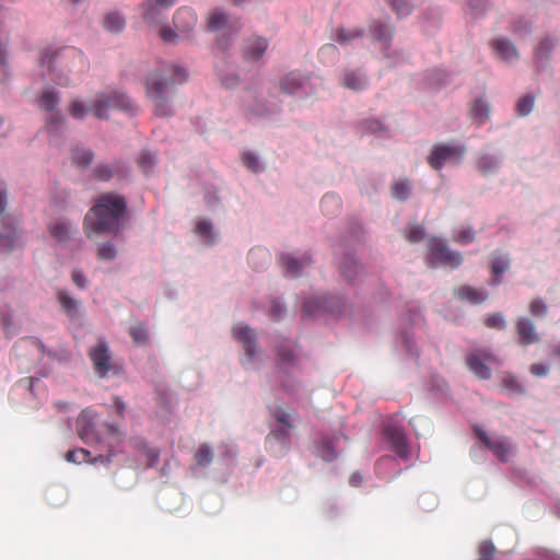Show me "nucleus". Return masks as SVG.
I'll return each instance as SVG.
<instances>
[{
	"label": "nucleus",
	"mask_w": 560,
	"mask_h": 560,
	"mask_svg": "<svg viewBox=\"0 0 560 560\" xmlns=\"http://www.w3.org/2000/svg\"><path fill=\"white\" fill-rule=\"evenodd\" d=\"M494 553H495V547L493 546L492 541L483 540L479 545V549H478L479 557L477 560H492Z\"/></svg>",
	"instance_id": "obj_48"
},
{
	"label": "nucleus",
	"mask_w": 560,
	"mask_h": 560,
	"mask_svg": "<svg viewBox=\"0 0 560 560\" xmlns=\"http://www.w3.org/2000/svg\"><path fill=\"white\" fill-rule=\"evenodd\" d=\"M453 240L458 244H469L475 240V232L470 228H464L454 234Z\"/></svg>",
	"instance_id": "obj_52"
},
{
	"label": "nucleus",
	"mask_w": 560,
	"mask_h": 560,
	"mask_svg": "<svg viewBox=\"0 0 560 560\" xmlns=\"http://www.w3.org/2000/svg\"><path fill=\"white\" fill-rule=\"evenodd\" d=\"M528 308H529V313L534 317H542L548 312L547 304L539 298L533 299L529 303Z\"/></svg>",
	"instance_id": "obj_47"
},
{
	"label": "nucleus",
	"mask_w": 560,
	"mask_h": 560,
	"mask_svg": "<svg viewBox=\"0 0 560 560\" xmlns=\"http://www.w3.org/2000/svg\"><path fill=\"white\" fill-rule=\"evenodd\" d=\"M156 164V156L150 151H142L138 160L139 167L144 172L149 173Z\"/></svg>",
	"instance_id": "obj_40"
},
{
	"label": "nucleus",
	"mask_w": 560,
	"mask_h": 560,
	"mask_svg": "<svg viewBox=\"0 0 560 560\" xmlns=\"http://www.w3.org/2000/svg\"><path fill=\"white\" fill-rule=\"evenodd\" d=\"M492 47L499 57L505 61H511L518 57L515 46L510 40L503 38L495 39L492 43Z\"/></svg>",
	"instance_id": "obj_19"
},
{
	"label": "nucleus",
	"mask_w": 560,
	"mask_h": 560,
	"mask_svg": "<svg viewBox=\"0 0 560 560\" xmlns=\"http://www.w3.org/2000/svg\"><path fill=\"white\" fill-rule=\"evenodd\" d=\"M234 337L242 342L243 349L249 359L256 353V336L248 326L236 325L233 327Z\"/></svg>",
	"instance_id": "obj_13"
},
{
	"label": "nucleus",
	"mask_w": 560,
	"mask_h": 560,
	"mask_svg": "<svg viewBox=\"0 0 560 560\" xmlns=\"http://www.w3.org/2000/svg\"><path fill=\"white\" fill-rule=\"evenodd\" d=\"M304 84L300 74L290 73L280 83L281 90L288 94H295Z\"/></svg>",
	"instance_id": "obj_27"
},
{
	"label": "nucleus",
	"mask_w": 560,
	"mask_h": 560,
	"mask_svg": "<svg viewBox=\"0 0 560 560\" xmlns=\"http://www.w3.org/2000/svg\"><path fill=\"white\" fill-rule=\"evenodd\" d=\"M515 331L521 346H529L540 341V336L536 330L535 324L526 316H521L516 319Z\"/></svg>",
	"instance_id": "obj_11"
},
{
	"label": "nucleus",
	"mask_w": 560,
	"mask_h": 560,
	"mask_svg": "<svg viewBox=\"0 0 560 560\" xmlns=\"http://www.w3.org/2000/svg\"><path fill=\"white\" fill-rule=\"evenodd\" d=\"M72 281L75 283V285L80 289L85 288L86 285V278L84 273L81 270H73L71 275Z\"/></svg>",
	"instance_id": "obj_61"
},
{
	"label": "nucleus",
	"mask_w": 560,
	"mask_h": 560,
	"mask_svg": "<svg viewBox=\"0 0 560 560\" xmlns=\"http://www.w3.org/2000/svg\"><path fill=\"white\" fill-rule=\"evenodd\" d=\"M116 248L112 243H103L98 246L97 257L102 260H113L116 257Z\"/></svg>",
	"instance_id": "obj_49"
},
{
	"label": "nucleus",
	"mask_w": 560,
	"mask_h": 560,
	"mask_svg": "<svg viewBox=\"0 0 560 560\" xmlns=\"http://www.w3.org/2000/svg\"><path fill=\"white\" fill-rule=\"evenodd\" d=\"M36 103L40 109H44L46 112H51L59 104V95L55 90H52L50 88H46L42 91L40 95L37 97Z\"/></svg>",
	"instance_id": "obj_21"
},
{
	"label": "nucleus",
	"mask_w": 560,
	"mask_h": 560,
	"mask_svg": "<svg viewBox=\"0 0 560 560\" xmlns=\"http://www.w3.org/2000/svg\"><path fill=\"white\" fill-rule=\"evenodd\" d=\"M194 459L200 467L209 466L213 460V452L211 447L207 443L200 444L194 455Z\"/></svg>",
	"instance_id": "obj_29"
},
{
	"label": "nucleus",
	"mask_w": 560,
	"mask_h": 560,
	"mask_svg": "<svg viewBox=\"0 0 560 560\" xmlns=\"http://www.w3.org/2000/svg\"><path fill=\"white\" fill-rule=\"evenodd\" d=\"M341 273L348 280H353L358 273L359 266L353 256L349 255L345 257L343 262L340 266Z\"/></svg>",
	"instance_id": "obj_35"
},
{
	"label": "nucleus",
	"mask_w": 560,
	"mask_h": 560,
	"mask_svg": "<svg viewBox=\"0 0 560 560\" xmlns=\"http://www.w3.org/2000/svg\"><path fill=\"white\" fill-rule=\"evenodd\" d=\"M94 176L103 182H107L113 177V170L109 165H100L93 171Z\"/></svg>",
	"instance_id": "obj_55"
},
{
	"label": "nucleus",
	"mask_w": 560,
	"mask_h": 560,
	"mask_svg": "<svg viewBox=\"0 0 560 560\" xmlns=\"http://www.w3.org/2000/svg\"><path fill=\"white\" fill-rule=\"evenodd\" d=\"M556 38L547 36L540 40L535 49V58L537 60L548 59L551 50L556 46Z\"/></svg>",
	"instance_id": "obj_31"
},
{
	"label": "nucleus",
	"mask_w": 560,
	"mask_h": 560,
	"mask_svg": "<svg viewBox=\"0 0 560 560\" xmlns=\"http://www.w3.org/2000/svg\"><path fill=\"white\" fill-rule=\"evenodd\" d=\"M112 109L131 112L133 110V104L129 97L122 93H102L96 96L91 108L85 106L82 102L74 100L69 105L68 112L74 119H83L90 112L98 119H106Z\"/></svg>",
	"instance_id": "obj_3"
},
{
	"label": "nucleus",
	"mask_w": 560,
	"mask_h": 560,
	"mask_svg": "<svg viewBox=\"0 0 560 560\" xmlns=\"http://www.w3.org/2000/svg\"><path fill=\"white\" fill-rule=\"evenodd\" d=\"M510 268V259L506 256L495 255L491 260V271L500 276Z\"/></svg>",
	"instance_id": "obj_41"
},
{
	"label": "nucleus",
	"mask_w": 560,
	"mask_h": 560,
	"mask_svg": "<svg viewBox=\"0 0 560 560\" xmlns=\"http://www.w3.org/2000/svg\"><path fill=\"white\" fill-rule=\"evenodd\" d=\"M456 294L460 300L468 301L472 304H480L487 300L486 291L477 290L469 285H462L456 290Z\"/></svg>",
	"instance_id": "obj_18"
},
{
	"label": "nucleus",
	"mask_w": 560,
	"mask_h": 560,
	"mask_svg": "<svg viewBox=\"0 0 560 560\" xmlns=\"http://www.w3.org/2000/svg\"><path fill=\"white\" fill-rule=\"evenodd\" d=\"M160 36L166 43H174L178 34L168 27H164L160 31Z\"/></svg>",
	"instance_id": "obj_63"
},
{
	"label": "nucleus",
	"mask_w": 560,
	"mask_h": 560,
	"mask_svg": "<svg viewBox=\"0 0 560 560\" xmlns=\"http://www.w3.org/2000/svg\"><path fill=\"white\" fill-rule=\"evenodd\" d=\"M94 420L95 413L90 409L83 410L78 418V432L85 443L97 442L100 440L95 432Z\"/></svg>",
	"instance_id": "obj_12"
},
{
	"label": "nucleus",
	"mask_w": 560,
	"mask_h": 560,
	"mask_svg": "<svg viewBox=\"0 0 560 560\" xmlns=\"http://www.w3.org/2000/svg\"><path fill=\"white\" fill-rule=\"evenodd\" d=\"M405 236L409 242L418 243L424 238L425 232L422 225L413 224L407 228Z\"/></svg>",
	"instance_id": "obj_43"
},
{
	"label": "nucleus",
	"mask_w": 560,
	"mask_h": 560,
	"mask_svg": "<svg viewBox=\"0 0 560 560\" xmlns=\"http://www.w3.org/2000/svg\"><path fill=\"white\" fill-rule=\"evenodd\" d=\"M489 115H490L489 104L482 98H477L472 103L471 108H470V116L472 117V119L481 125L487 121V119L489 118Z\"/></svg>",
	"instance_id": "obj_23"
},
{
	"label": "nucleus",
	"mask_w": 560,
	"mask_h": 560,
	"mask_svg": "<svg viewBox=\"0 0 560 560\" xmlns=\"http://www.w3.org/2000/svg\"><path fill=\"white\" fill-rule=\"evenodd\" d=\"M242 160L244 165L253 172H260L262 170L258 158L252 152L244 153Z\"/></svg>",
	"instance_id": "obj_53"
},
{
	"label": "nucleus",
	"mask_w": 560,
	"mask_h": 560,
	"mask_svg": "<svg viewBox=\"0 0 560 560\" xmlns=\"http://www.w3.org/2000/svg\"><path fill=\"white\" fill-rule=\"evenodd\" d=\"M187 80V73L184 68L179 66L173 67L172 79L168 80L165 75L154 72L147 79V95L154 103V115L159 117H166L172 115V108L167 103L166 92L167 89L175 83H184Z\"/></svg>",
	"instance_id": "obj_4"
},
{
	"label": "nucleus",
	"mask_w": 560,
	"mask_h": 560,
	"mask_svg": "<svg viewBox=\"0 0 560 560\" xmlns=\"http://www.w3.org/2000/svg\"><path fill=\"white\" fill-rule=\"evenodd\" d=\"M129 334L133 341L139 346L145 345L148 341V330L142 323L132 325L129 329Z\"/></svg>",
	"instance_id": "obj_39"
},
{
	"label": "nucleus",
	"mask_w": 560,
	"mask_h": 560,
	"mask_svg": "<svg viewBox=\"0 0 560 560\" xmlns=\"http://www.w3.org/2000/svg\"><path fill=\"white\" fill-rule=\"evenodd\" d=\"M106 428L108 435H110L116 443H120L122 440V434L120 433L119 429L114 424H107Z\"/></svg>",
	"instance_id": "obj_64"
},
{
	"label": "nucleus",
	"mask_w": 560,
	"mask_h": 560,
	"mask_svg": "<svg viewBox=\"0 0 560 560\" xmlns=\"http://www.w3.org/2000/svg\"><path fill=\"white\" fill-rule=\"evenodd\" d=\"M71 159L73 164L86 167L93 160V152L89 149H74L72 150Z\"/></svg>",
	"instance_id": "obj_33"
},
{
	"label": "nucleus",
	"mask_w": 560,
	"mask_h": 560,
	"mask_svg": "<svg viewBox=\"0 0 560 560\" xmlns=\"http://www.w3.org/2000/svg\"><path fill=\"white\" fill-rule=\"evenodd\" d=\"M57 301L61 305L65 313L70 317L74 318L79 313V302L73 299L67 291L58 290Z\"/></svg>",
	"instance_id": "obj_20"
},
{
	"label": "nucleus",
	"mask_w": 560,
	"mask_h": 560,
	"mask_svg": "<svg viewBox=\"0 0 560 560\" xmlns=\"http://www.w3.org/2000/svg\"><path fill=\"white\" fill-rule=\"evenodd\" d=\"M386 2L399 16H406L412 10L411 4L407 0H386Z\"/></svg>",
	"instance_id": "obj_45"
},
{
	"label": "nucleus",
	"mask_w": 560,
	"mask_h": 560,
	"mask_svg": "<svg viewBox=\"0 0 560 560\" xmlns=\"http://www.w3.org/2000/svg\"><path fill=\"white\" fill-rule=\"evenodd\" d=\"M429 247V257L431 262H438L442 266H447L451 268L458 267L462 261V255L458 252L451 250L446 244L435 237H432L428 242Z\"/></svg>",
	"instance_id": "obj_7"
},
{
	"label": "nucleus",
	"mask_w": 560,
	"mask_h": 560,
	"mask_svg": "<svg viewBox=\"0 0 560 560\" xmlns=\"http://www.w3.org/2000/svg\"><path fill=\"white\" fill-rule=\"evenodd\" d=\"M278 355L282 363H294L296 354L289 343H281L278 347Z\"/></svg>",
	"instance_id": "obj_46"
},
{
	"label": "nucleus",
	"mask_w": 560,
	"mask_h": 560,
	"mask_svg": "<svg viewBox=\"0 0 560 560\" xmlns=\"http://www.w3.org/2000/svg\"><path fill=\"white\" fill-rule=\"evenodd\" d=\"M319 452L322 457L327 462L332 460L337 456V453L331 443H323L320 445Z\"/></svg>",
	"instance_id": "obj_57"
},
{
	"label": "nucleus",
	"mask_w": 560,
	"mask_h": 560,
	"mask_svg": "<svg viewBox=\"0 0 560 560\" xmlns=\"http://www.w3.org/2000/svg\"><path fill=\"white\" fill-rule=\"evenodd\" d=\"M342 83L348 89L359 91L368 85V80L361 72L349 71L345 73Z\"/></svg>",
	"instance_id": "obj_24"
},
{
	"label": "nucleus",
	"mask_w": 560,
	"mask_h": 560,
	"mask_svg": "<svg viewBox=\"0 0 560 560\" xmlns=\"http://www.w3.org/2000/svg\"><path fill=\"white\" fill-rule=\"evenodd\" d=\"M384 435L397 456L404 459L409 457L410 450L408 440L401 428L395 424H388L384 428Z\"/></svg>",
	"instance_id": "obj_10"
},
{
	"label": "nucleus",
	"mask_w": 560,
	"mask_h": 560,
	"mask_svg": "<svg viewBox=\"0 0 560 560\" xmlns=\"http://www.w3.org/2000/svg\"><path fill=\"white\" fill-rule=\"evenodd\" d=\"M529 372L537 377L546 376L549 373V365L542 363H533L529 366Z\"/></svg>",
	"instance_id": "obj_58"
},
{
	"label": "nucleus",
	"mask_w": 560,
	"mask_h": 560,
	"mask_svg": "<svg viewBox=\"0 0 560 560\" xmlns=\"http://www.w3.org/2000/svg\"><path fill=\"white\" fill-rule=\"evenodd\" d=\"M90 455H91V453L89 451H86L84 448H77V450L69 451L66 454V460H68L70 463H74V464H81V463L88 462Z\"/></svg>",
	"instance_id": "obj_44"
},
{
	"label": "nucleus",
	"mask_w": 560,
	"mask_h": 560,
	"mask_svg": "<svg viewBox=\"0 0 560 560\" xmlns=\"http://www.w3.org/2000/svg\"><path fill=\"white\" fill-rule=\"evenodd\" d=\"M291 428H288L285 425L281 428L273 429L267 436L266 441L270 442L272 439L280 442L284 450L287 451L289 448L290 444V430Z\"/></svg>",
	"instance_id": "obj_34"
},
{
	"label": "nucleus",
	"mask_w": 560,
	"mask_h": 560,
	"mask_svg": "<svg viewBox=\"0 0 560 560\" xmlns=\"http://www.w3.org/2000/svg\"><path fill=\"white\" fill-rule=\"evenodd\" d=\"M370 30L373 33L375 39L383 43H388L393 35L392 28L388 25L382 23L373 24Z\"/></svg>",
	"instance_id": "obj_36"
},
{
	"label": "nucleus",
	"mask_w": 560,
	"mask_h": 560,
	"mask_svg": "<svg viewBox=\"0 0 560 560\" xmlns=\"http://www.w3.org/2000/svg\"><path fill=\"white\" fill-rule=\"evenodd\" d=\"M63 124V118L60 112L52 113L47 119L48 128H57L58 126Z\"/></svg>",
	"instance_id": "obj_62"
},
{
	"label": "nucleus",
	"mask_w": 560,
	"mask_h": 560,
	"mask_svg": "<svg viewBox=\"0 0 560 560\" xmlns=\"http://www.w3.org/2000/svg\"><path fill=\"white\" fill-rule=\"evenodd\" d=\"M365 31L364 28L358 27L348 30L345 27H338L336 30L335 39L340 45H347L351 43L352 40L360 38L364 35Z\"/></svg>",
	"instance_id": "obj_25"
},
{
	"label": "nucleus",
	"mask_w": 560,
	"mask_h": 560,
	"mask_svg": "<svg viewBox=\"0 0 560 560\" xmlns=\"http://www.w3.org/2000/svg\"><path fill=\"white\" fill-rule=\"evenodd\" d=\"M534 108V97L526 95L522 97L516 104V110L520 116L528 115Z\"/></svg>",
	"instance_id": "obj_50"
},
{
	"label": "nucleus",
	"mask_w": 560,
	"mask_h": 560,
	"mask_svg": "<svg viewBox=\"0 0 560 560\" xmlns=\"http://www.w3.org/2000/svg\"><path fill=\"white\" fill-rule=\"evenodd\" d=\"M249 264L255 269H260L265 264L270 260V255L267 250L262 248L252 249L248 254Z\"/></svg>",
	"instance_id": "obj_32"
},
{
	"label": "nucleus",
	"mask_w": 560,
	"mask_h": 560,
	"mask_svg": "<svg viewBox=\"0 0 560 560\" xmlns=\"http://www.w3.org/2000/svg\"><path fill=\"white\" fill-rule=\"evenodd\" d=\"M268 47V42L264 37L249 39L246 44L244 56L249 60H258L262 57Z\"/></svg>",
	"instance_id": "obj_16"
},
{
	"label": "nucleus",
	"mask_w": 560,
	"mask_h": 560,
	"mask_svg": "<svg viewBox=\"0 0 560 560\" xmlns=\"http://www.w3.org/2000/svg\"><path fill=\"white\" fill-rule=\"evenodd\" d=\"M283 311H284V308L279 301L275 300L271 302V305L269 308V315L273 320L280 319Z\"/></svg>",
	"instance_id": "obj_59"
},
{
	"label": "nucleus",
	"mask_w": 560,
	"mask_h": 560,
	"mask_svg": "<svg viewBox=\"0 0 560 560\" xmlns=\"http://www.w3.org/2000/svg\"><path fill=\"white\" fill-rule=\"evenodd\" d=\"M228 22V15L220 10H214L209 14L208 27L210 31H219Z\"/></svg>",
	"instance_id": "obj_38"
},
{
	"label": "nucleus",
	"mask_w": 560,
	"mask_h": 560,
	"mask_svg": "<svg viewBox=\"0 0 560 560\" xmlns=\"http://www.w3.org/2000/svg\"><path fill=\"white\" fill-rule=\"evenodd\" d=\"M40 63L48 68L51 80L63 86L69 85V79L61 74L62 71L84 70L86 67L84 55L74 47L45 48L40 54Z\"/></svg>",
	"instance_id": "obj_2"
},
{
	"label": "nucleus",
	"mask_w": 560,
	"mask_h": 560,
	"mask_svg": "<svg viewBox=\"0 0 560 560\" xmlns=\"http://www.w3.org/2000/svg\"><path fill=\"white\" fill-rule=\"evenodd\" d=\"M500 381L503 388L506 389L511 395L526 394V388L514 374L510 372H503L500 376Z\"/></svg>",
	"instance_id": "obj_22"
},
{
	"label": "nucleus",
	"mask_w": 560,
	"mask_h": 560,
	"mask_svg": "<svg viewBox=\"0 0 560 560\" xmlns=\"http://www.w3.org/2000/svg\"><path fill=\"white\" fill-rule=\"evenodd\" d=\"M486 363L499 364V359L488 349H476L466 357V364L469 370L481 380L491 377V370Z\"/></svg>",
	"instance_id": "obj_8"
},
{
	"label": "nucleus",
	"mask_w": 560,
	"mask_h": 560,
	"mask_svg": "<svg viewBox=\"0 0 560 560\" xmlns=\"http://www.w3.org/2000/svg\"><path fill=\"white\" fill-rule=\"evenodd\" d=\"M212 223L209 221H200L196 226V233L205 240L207 244L213 242Z\"/></svg>",
	"instance_id": "obj_42"
},
{
	"label": "nucleus",
	"mask_w": 560,
	"mask_h": 560,
	"mask_svg": "<svg viewBox=\"0 0 560 560\" xmlns=\"http://www.w3.org/2000/svg\"><path fill=\"white\" fill-rule=\"evenodd\" d=\"M320 207L324 212H328V208L330 207H334L335 210L337 211L340 208V200L338 197L334 195H326L322 199Z\"/></svg>",
	"instance_id": "obj_54"
},
{
	"label": "nucleus",
	"mask_w": 560,
	"mask_h": 560,
	"mask_svg": "<svg viewBox=\"0 0 560 560\" xmlns=\"http://www.w3.org/2000/svg\"><path fill=\"white\" fill-rule=\"evenodd\" d=\"M485 325L489 328L503 329L506 323L501 313H493L486 317Z\"/></svg>",
	"instance_id": "obj_51"
},
{
	"label": "nucleus",
	"mask_w": 560,
	"mask_h": 560,
	"mask_svg": "<svg viewBox=\"0 0 560 560\" xmlns=\"http://www.w3.org/2000/svg\"><path fill=\"white\" fill-rule=\"evenodd\" d=\"M273 417L276 418V420L281 423L282 425H285L288 428H292L293 424L292 422L290 421V415L284 410L282 409L281 407H277L273 412H272Z\"/></svg>",
	"instance_id": "obj_56"
},
{
	"label": "nucleus",
	"mask_w": 560,
	"mask_h": 560,
	"mask_svg": "<svg viewBox=\"0 0 560 560\" xmlns=\"http://www.w3.org/2000/svg\"><path fill=\"white\" fill-rule=\"evenodd\" d=\"M280 262L288 276L298 277L304 267L311 265L312 259L307 254H304L300 259L289 254H282Z\"/></svg>",
	"instance_id": "obj_14"
},
{
	"label": "nucleus",
	"mask_w": 560,
	"mask_h": 560,
	"mask_svg": "<svg viewBox=\"0 0 560 560\" xmlns=\"http://www.w3.org/2000/svg\"><path fill=\"white\" fill-rule=\"evenodd\" d=\"M48 230L50 235L60 243L68 242L72 235V226L65 220L50 223Z\"/></svg>",
	"instance_id": "obj_17"
},
{
	"label": "nucleus",
	"mask_w": 560,
	"mask_h": 560,
	"mask_svg": "<svg viewBox=\"0 0 560 560\" xmlns=\"http://www.w3.org/2000/svg\"><path fill=\"white\" fill-rule=\"evenodd\" d=\"M196 23V13L189 8H180L174 15V26L178 34H188Z\"/></svg>",
	"instance_id": "obj_15"
},
{
	"label": "nucleus",
	"mask_w": 560,
	"mask_h": 560,
	"mask_svg": "<svg viewBox=\"0 0 560 560\" xmlns=\"http://www.w3.org/2000/svg\"><path fill=\"white\" fill-rule=\"evenodd\" d=\"M94 368V372L100 377H105L113 370L112 353L108 345L104 340H100L89 351Z\"/></svg>",
	"instance_id": "obj_9"
},
{
	"label": "nucleus",
	"mask_w": 560,
	"mask_h": 560,
	"mask_svg": "<svg viewBox=\"0 0 560 560\" xmlns=\"http://www.w3.org/2000/svg\"><path fill=\"white\" fill-rule=\"evenodd\" d=\"M410 195V183L407 179L392 185V196L397 200H406Z\"/></svg>",
	"instance_id": "obj_37"
},
{
	"label": "nucleus",
	"mask_w": 560,
	"mask_h": 560,
	"mask_svg": "<svg viewBox=\"0 0 560 560\" xmlns=\"http://www.w3.org/2000/svg\"><path fill=\"white\" fill-rule=\"evenodd\" d=\"M4 228L7 229V225H4ZM18 237H19L18 231L13 226L8 228L7 233H0V253L1 252L8 253V252H11L12 249H14V247L16 245Z\"/></svg>",
	"instance_id": "obj_28"
},
{
	"label": "nucleus",
	"mask_w": 560,
	"mask_h": 560,
	"mask_svg": "<svg viewBox=\"0 0 560 560\" xmlns=\"http://www.w3.org/2000/svg\"><path fill=\"white\" fill-rule=\"evenodd\" d=\"M476 436L493 454V456L503 463H506L514 453L513 445L505 436L490 438L486 431L479 427L474 428Z\"/></svg>",
	"instance_id": "obj_6"
},
{
	"label": "nucleus",
	"mask_w": 560,
	"mask_h": 560,
	"mask_svg": "<svg viewBox=\"0 0 560 560\" xmlns=\"http://www.w3.org/2000/svg\"><path fill=\"white\" fill-rule=\"evenodd\" d=\"M499 160L494 155L483 154L476 162L477 170L482 175H489L499 167Z\"/></svg>",
	"instance_id": "obj_26"
},
{
	"label": "nucleus",
	"mask_w": 560,
	"mask_h": 560,
	"mask_svg": "<svg viewBox=\"0 0 560 560\" xmlns=\"http://www.w3.org/2000/svg\"><path fill=\"white\" fill-rule=\"evenodd\" d=\"M320 308V304L317 300H306L303 304V311L307 315H314Z\"/></svg>",
	"instance_id": "obj_60"
},
{
	"label": "nucleus",
	"mask_w": 560,
	"mask_h": 560,
	"mask_svg": "<svg viewBox=\"0 0 560 560\" xmlns=\"http://www.w3.org/2000/svg\"><path fill=\"white\" fill-rule=\"evenodd\" d=\"M104 27L112 33L121 32L125 27V20L116 12L108 13L104 19Z\"/></svg>",
	"instance_id": "obj_30"
},
{
	"label": "nucleus",
	"mask_w": 560,
	"mask_h": 560,
	"mask_svg": "<svg viewBox=\"0 0 560 560\" xmlns=\"http://www.w3.org/2000/svg\"><path fill=\"white\" fill-rule=\"evenodd\" d=\"M126 211L125 197L113 192L101 195L84 218L86 236L90 238L93 235L117 234L120 230V220Z\"/></svg>",
	"instance_id": "obj_1"
},
{
	"label": "nucleus",
	"mask_w": 560,
	"mask_h": 560,
	"mask_svg": "<svg viewBox=\"0 0 560 560\" xmlns=\"http://www.w3.org/2000/svg\"><path fill=\"white\" fill-rule=\"evenodd\" d=\"M465 152L464 144L435 143L427 162L433 170L441 171L445 163H459Z\"/></svg>",
	"instance_id": "obj_5"
}]
</instances>
